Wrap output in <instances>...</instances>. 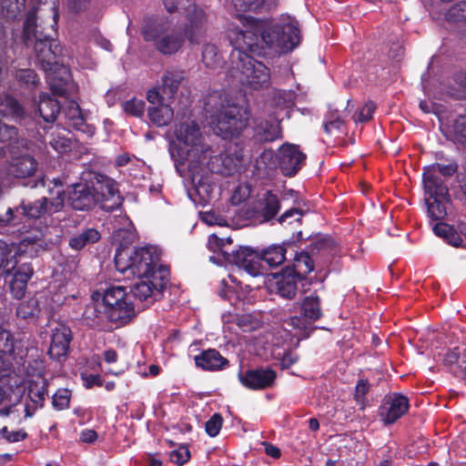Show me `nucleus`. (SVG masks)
<instances>
[{
    "label": "nucleus",
    "instance_id": "obj_1",
    "mask_svg": "<svg viewBox=\"0 0 466 466\" xmlns=\"http://www.w3.org/2000/svg\"><path fill=\"white\" fill-rule=\"evenodd\" d=\"M228 38L238 49L258 55H265L268 50L285 53L299 44L300 31L298 22L290 16H282L277 22L252 19L246 29H230Z\"/></svg>",
    "mask_w": 466,
    "mask_h": 466
},
{
    "label": "nucleus",
    "instance_id": "obj_2",
    "mask_svg": "<svg viewBox=\"0 0 466 466\" xmlns=\"http://www.w3.org/2000/svg\"><path fill=\"white\" fill-rule=\"evenodd\" d=\"M58 20L57 0H39L35 10L25 23V34L35 39V51L46 70L56 64V52L52 49V33L56 32Z\"/></svg>",
    "mask_w": 466,
    "mask_h": 466
},
{
    "label": "nucleus",
    "instance_id": "obj_3",
    "mask_svg": "<svg viewBox=\"0 0 466 466\" xmlns=\"http://www.w3.org/2000/svg\"><path fill=\"white\" fill-rule=\"evenodd\" d=\"M212 146L207 144L199 126L193 120L175 126L169 153L178 165L186 166L192 179L200 166L206 165Z\"/></svg>",
    "mask_w": 466,
    "mask_h": 466
},
{
    "label": "nucleus",
    "instance_id": "obj_4",
    "mask_svg": "<svg viewBox=\"0 0 466 466\" xmlns=\"http://www.w3.org/2000/svg\"><path fill=\"white\" fill-rule=\"evenodd\" d=\"M93 299L96 300V310L102 314L101 317H97V324L106 318L111 322L123 325L135 316L134 305L124 287H110L103 294L96 292Z\"/></svg>",
    "mask_w": 466,
    "mask_h": 466
},
{
    "label": "nucleus",
    "instance_id": "obj_5",
    "mask_svg": "<svg viewBox=\"0 0 466 466\" xmlns=\"http://www.w3.org/2000/svg\"><path fill=\"white\" fill-rule=\"evenodd\" d=\"M235 49L231 53L232 76L251 89L258 90L270 85L268 68L247 54L248 49Z\"/></svg>",
    "mask_w": 466,
    "mask_h": 466
},
{
    "label": "nucleus",
    "instance_id": "obj_6",
    "mask_svg": "<svg viewBox=\"0 0 466 466\" xmlns=\"http://www.w3.org/2000/svg\"><path fill=\"white\" fill-rule=\"evenodd\" d=\"M115 263L119 271H130L137 278L151 277L159 267H164L160 264V253L155 247H145L134 251L122 248L115 256Z\"/></svg>",
    "mask_w": 466,
    "mask_h": 466
},
{
    "label": "nucleus",
    "instance_id": "obj_7",
    "mask_svg": "<svg viewBox=\"0 0 466 466\" xmlns=\"http://www.w3.org/2000/svg\"><path fill=\"white\" fill-rule=\"evenodd\" d=\"M286 248L284 246L273 245L263 250L261 257L248 248H241L232 256L233 262L238 269H243L250 276L256 277L262 274L260 260L265 261L269 267H277L285 260Z\"/></svg>",
    "mask_w": 466,
    "mask_h": 466
},
{
    "label": "nucleus",
    "instance_id": "obj_8",
    "mask_svg": "<svg viewBox=\"0 0 466 466\" xmlns=\"http://www.w3.org/2000/svg\"><path fill=\"white\" fill-rule=\"evenodd\" d=\"M43 238V231L36 229L31 235L25 237L17 247L0 240V268L9 274L17 264V253L25 254L28 257L36 256L39 251L46 248Z\"/></svg>",
    "mask_w": 466,
    "mask_h": 466
},
{
    "label": "nucleus",
    "instance_id": "obj_9",
    "mask_svg": "<svg viewBox=\"0 0 466 466\" xmlns=\"http://www.w3.org/2000/svg\"><path fill=\"white\" fill-rule=\"evenodd\" d=\"M249 113L246 108L238 106H224L210 125L217 136L225 139L238 136L248 126Z\"/></svg>",
    "mask_w": 466,
    "mask_h": 466
},
{
    "label": "nucleus",
    "instance_id": "obj_10",
    "mask_svg": "<svg viewBox=\"0 0 466 466\" xmlns=\"http://www.w3.org/2000/svg\"><path fill=\"white\" fill-rule=\"evenodd\" d=\"M144 38L154 42L156 48L165 55L177 52L184 42L181 33L168 21L147 25L143 30Z\"/></svg>",
    "mask_w": 466,
    "mask_h": 466
},
{
    "label": "nucleus",
    "instance_id": "obj_11",
    "mask_svg": "<svg viewBox=\"0 0 466 466\" xmlns=\"http://www.w3.org/2000/svg\"><path fill=\"white\" fill-rule=\"evenodd\" d=\"M240 159L241 156L239 154L222 155L211 147L210 154L207 156L208 163L199 167L197 175L192 178V183L200 193V188L205 186V179L210 172L230 175L237 170Z\"/></svg>",
    "mask_w": 466,
    "mask_h": 466
},
{
    "label": "nucleus",
    "instance_id": "obj_12",
    "mask_svg": "<svg viewBox=\"0 0 466 466\" xmlns=\"http://www.w3.org/2000/svg\"><path fill=\"white\" fill-rule=\"evenodd\" d=\"M169 270L166 267H159L151 277H139L134 285L132 292L141 301L151 303L160 299L161 294L168 283Z\"/></svg>",
    "mask_w": 466,
    "mask_h": 466
},
{
    "label": "nucleus",
    "instance_id": "obj_13",
    "mask_svg": "<svg viewBox=\"0 0 466 466\" xmlns=\"http://www.w3.org/2000/svg\"><path fill=\"white\" fill-rule=\"evenodd\" d=\"M455 165H440L433 164L424 168L423 185L425 192H432L434 194L443 196L447 195V187L442 185V181L438 177V174L444 177H451L456 171Z\"/></svg>",
    "mask_w": 466,
    "mask_h": 466
},
{
    "label": "nucleus",
    "instance_id": "obj_14",
    "mask_svg": "<svg viewBox=\"0 0 466 466\" xmlns=\"http://www.w3.org/2000/svg\"><path fill=\"white\" fill-rule=\"evenodd\" d=\"M93 190L102 208L109 211L118 208L121 205V197L116 188V182L108 177L97 179L93 184Z\"/></svg>",
    "mask_w": 466,
    "mask_h": 466
},
{
    "label": "nucleus",
    "instance_id": "obj_15",
    "mask_svg": "<svg viewBox=\"0 0 466 466\" xmlns=\"http://www.w3.org/2000/svg\"><path fill=\"white\" fill-rule=\"evenodd\" d=\"M306 155L297 145L284 144L279 149V167L285 176H293L301 168Z\"/></svg>",
    "mask_w": 466,
    "mask_h": 466
},
{
    "label": "nucleus",
    "instance_id": "obj_16",
    "mask_svg": "<svg viewBox=\"0 0 466 466\" xmlns=\"http://www.w3.org/2000/svg\"><path fill=\"white\" fill-rule=\"evenodd\" d=\"M72 334L70 329L65 324H57L52 329L49 355L54 360H59L67 355Z\"/></svg>",
    "mask_w": 466,
    "mask_h": 466
},
{
    "label": "nucleus",
    "instance_id": "obj_17",
    "mask_svg": "<svg viewBox=\"0 0 466 466\" xmlns=\"http://www.w3.org/2000/svg\"><path fill=\"white\" fill-rule=\"evenodd\" d=\"M241 383L251 390H263L271 387L276 380V372L271 369L249 370L239 374Z\"/></svg>",
    "mask_w": 466,
    "mask_h": 466
},
{
    "label": "nucleus",
    "instance_id": "obj_18",
    "mask_svg": "<svg viewBox=\"0 0 466 466\" xmlns=\"http://www.w3.org/2000/svg\"><path fill=\"white\" fill-rule=\"evenodd\" d=\"M67 198L69 205L78 210L88 209L97 201L93 187L82 183L76 184L69 189Z\"/></svg>",
    "mask_w": 466,
    "mask_h": 466
},
{
    "label": "nucleus",
    "instance_id": "obj_19",
    "mask_svg": "<svg viewBox=\"0 0 466 466\" xmlns=\"http://www.w3.org/2000/svg\"><path fill=\"white\" fill-rule=\"evenodd\" d=\"M409 408V402L404 396H393L385 403L380 411V416L384 424H391L400 419Z\"/></svg>",
    "mask_w": 466,
    "mask_h": 466
},
{
    "label": "nucleus",
    "instance_id": "obj_20",
    "mask_svg": "<svg viewBox=\"0 0 466 466\" xmlns=\"http://www.w3.org/2000/svg\"><path fill=\"white\" fill-rule=\"evenodd\" d=\"M36 168L35 159L32 156L25 154L13 157L9 166V173L16 177H27L33 176Z\"/></svg>",
    "mask_w": 466,
    "mask_h": 466
},
{
    "label": "nucleus",
    "instance_id": "obj_21",
    "mask_svg": "<svg viewBox=\"0 0 466 466\" xmlns=\"http://www.w3.org/2000/svg\"><path fill=\"white\" fill-rule=\"evenodd\" d=\"M207 19L202 10H195L187 28V38L191 43L199 44L206 34Z\"/></svg>",
    "mask_w": 466,
    "mask_h": 466
},
{
    "label": "nucleus",
    "instance_id": "obj_22",
    "mask_svg": "<svg viewBox=\"0 0 466 466\" xmlns=\"http://www.w3.org/2000/svg\"><path fill=\"white\" fill-rule=\"evenodd\" d=\"M195 363L203 370H215L223 369L228 362L216 350H208L195 357Z\"/></svg>",
    "mask_w": 466,
    "mask_h": 466
},
{
    "label": "nucleus",
    "instance_id": "obj_23",
    "mask_svg": "<svg viewBox=\"0 0 466 466\" xmlns=\"http://www.w3.org/2000/svg\"><path fill=\"white\" fill-rule=\"evenodd\" d=\"M278 293L285 299H292L297 293V278L289 270L274 277Z\"/></svg>",
    "mask_w": 466,
    "mask_h": 466
},
{
    "label": "nucleus",
    "instance_id": "obj_24",
    "mask_svg": "<svg viewBox=\"0 0 466 466\" xmlns=\"http://www.w3.org/2000/svg\"><path fill=\"white\" fill-rule=\"evenodd\" d=\"M429 195L427 208L429 216L435 220L441 219L447 215V205L449 204L448 194L440 196L432 192H426Z\"/></svg>",
    "mask_w": 466,
    "mask_h": 466
},
{
    "label": "nucleus",
    "instance_id": "obj_25",
    "mask_svg": "<svg viewBox=\"0 0 466 466\" xmlns=\"http://www.w3.org/2000/svg\"><path fill=\"white\" fill-rule=\"evenodd\" d=\"M68 132L62 127H56L50 134L49 145L59 154H65L73 148V141Z\"/></svg>",
    "mask_w": 466,
    "mask_h": 466
},
{
    "label": "nucleus",
    "instance_id": "obj_26",
    "mask_svg": "<svg viewBox=\"0 0 466 466\" xmlns=\"http://www.w3.org/2000/svg\"><path fill=\"white\" fill-rule=\"evenodd\" d=\"M184 80V72L174 69L167 71L162 76V92L168 97H172Z\"/></svg>",
    "mask_w": 466,
    "mask_h": 466
},
{
    "label": "nucleus",
    "instance_id": "obj_27",
    "mask_svg": "<svg viewBox=\"0 0 466 466\" xmlns=\"http://www.w3.org/2000/svg\"><path fill=\"white\" fill-rule=\"evenodd\" d=\"M66 116L69 124L77 130L83 132L87 131L90 135L94 133L92 127L86 126L85 117L81 112L79 106L76 102H70L65 111Z\"/></svg>",
    "mask_w": 466,
    "mask_h": 466
},
{
    "label": "nucleus",
    "instance_id": "obj_28",
    "mask_svg": "<svg viewBox=\"0 0 466 466\" xmlns=\"http://www.w3.org/2000/svg\"><path fill=\"white\" fill-rule=\"evenodd\" d=\"M445 134L452 140L466 146V116H459L451 125L443 127Z\"/></svg>",
    "mask_w": 466,
    "mask_h": 466
},
{
    "label": "nucleus",
    "instance_id": "obj_29",
    "mask_svg": "<svg viewBox=\"0 0 466 466\" xmlns=\"http://www.w3.org/2000/svg\"><path fill=\"white\" fill-rule=\"evenodd\" d=\"M38 112L46 122H53L60 112L59 103L48 96H43L38 104Z\"/></svg>",
    "mask_w": 466,
    "mask_h": 466
},
{
    "label": "nucleus",
    "instance_id": "obj_30",
    "mask_svg": "<svg viewBox=\"0 0 466 466\" xmlns=\"http://www.w3.org/2000/svg\"><path fill=\"white\" fill-rule=\"evenodd\" d=\"M314 269V264L308 253L301 252L294 258L292 269H289L297 279L305 278Z\"/></svg>",
    "mask_w": 466,
    "mask_h": 466
},
{
    "label": "nucleus",
    "instance_id": "obj_31",
    "mask_svg": "<svg viewBox=\"0 0 466 466\" xmlns=\"http://www.w3.org/2000/svg\"><path fill=\"white\" fill-rule=\"evenodd\" d=\"M148 116L155 125L164 127L171 122L174 112L170 106L167 104H160L157 106L149 108Z\"/></svg>",
    "mask_w": 466,
    "mask_h": 466
},
{
    "label": "nucleus",
    "instance_id": "obj_32",
    "mask_svg": "<svg viewBox=\"0 0 466 466\" xmlns=\"http://www.w3.org/2000/svg\"><path fill=\"white\" fill-rule=\"evenodd\" d=\"M302 314L305 318L317 320L322 316L320 299L316 294H310L304 298L301 303Z\"/></svg>",
    "mask_w": 466,
    "mask_h": 466
},
{
    "label": "nucleus",
    "instance_id": "obj_33",
    "mask_svg": "<svg viewBox=\"0 0 466 466\" xmlns=\"http://www.w3.org/2000/svg\"><path fill=\"white\" fill-rule=\"evenodd\" d=\"M269 0H232L236 12H260L268 7Z\"/></svg>",
    "mask_w": 466,
    "mask_h": 466
},
{
    "label": "nucleus",
    "instance_id": "obj_34",
    "mask_svg": "<svg viewBox=\"0 0 466 466\" xmlns=\"http://www.w3.org/2000/svg\"><path fill=\"white\" fill-rule=\"evenodd\" d=\"M100 238V234L94 228H89L70 239L69 245L74 249H81L88 243H95Z\"/></svg>",
    "mask_w": 466,
    "mask_h": 466
},
{
    "label": "nucleus",
    "instance_id": "obj_35",
    "mask_svg": "<svg viewBox=\"0 0 466 466\" xmlns=\"http://www.w3.org/2000/svg\"><path fill=\"white\" fill-rule=\"evenodd\" d=\"M25 216L31 218H37L47 213V198H43L35 202L22 204L21 206Z\"/></svg>",
    "mask_w": 466,
    "mask_h": 466
},
{
    "label": "nucleus",
    "instance_id": "obj_36",
    "mask_svg": "<svg viewBox=\"0 0 466 466\" xmlns=\"http://www.w3.org/2000/svg\"><path fill=\"white\" fill-rule=\"evenodd\" d=\"M46 394V385L44 379L39 378L30 383L28 395L31 400L37 406H42Z\"/></svg>",
    "mask_w": 466,
    "mask_h": 466
},
{
    "label": "nucleus",
    "instance_id": "obj_37",
    "mask_svg": "<svg viewBox=\"0 0 466 466\" xmlns=\"http://www.w3.org/2000/svg\"><path fill=\"white\" fill-rule=\"evenodd\" d=\"M202 61L208 68H217L222 63V57L216 46L207 44L202 53Z\"/></svg>",
    "mask_w": 466,
    "mask_h": 466
},
{
    "label": "nucleus",
    "instance_id": "obj_38",
    "mask_svg": "<svg viewBox=\"0 0 466 466\" xmlns=\"http://www.w3.org/2000/svg\"><path fill=\"white\" fill-rule=\"evenodd\" d=\"M231 242H232V240L230 238H219L217 234H212L208 238V248L211 250H213L214 252L221 251L225 259L228 260L229 263H231V261L228 260V258H230L232 259V256L234 254H236L238 250L232 252L231 254L226 250H223V248L225 247V245L230 244ZM232 264H234V263L232 262Z\"/></svg>",
    "mask_w": 466,
    "mask_h": 466
},
{
    "label": "nucleus",
    "instance_id": "obj_39",
    "mask_svg": "<svg viewBox=\"0 0 466 466\" xmlns=\"http://www.w3.org/2000/svg\"><path fill=\"white\" fill-rule=\"evenodd\" d=\"M264 208H263V213L264 217L267 219H269L273 218L279 209V202L277 198V196L271 194L270 192H267L264 194V197L262 198Z\"/></svg>",
    "mask_w": 466,
    "mask_h": 466
},
{
    "label": "nucleus",
    "instance_id": "obj_40",
    "mask_svg": "<svg viewBox=\"0 0 466 466\" xmlns=\"http://www.w3.org/2000/svg\"><path fill=\"white\" fill-rule=\"evenodd\" d=\"M343 126V117L339 114L338 109L329 110L327 120L324 123L325 132L332 134L340 131Z\"/></svg>",
    "mask_w": 466,
    "mask_h": 466
},
{
    "label": "nucleus",
    "instance_id": "obj_41",
    "mask_svg": "<svg viewBox=\"0 0 466 466\" xmlns=\"http://www.w3.org/2000/svg\"><path fill=\"white\" fill-rule=\"evenodd\" d=\"M0 115L21 116L23 115V109L16 100L13 97L6 96L4 100L0 101Z\"/></svg>",
    "mask_w": 466,
    "mask_h": 466
},
{
    "label": "nucleus",
    "instance_id": "obj_42",
    "mask_svg": "<svg viewBox=\"0 0 466 466\" xmlns=\"http://www.w3.org/2000/svg\"><path fill=\"white\" fill-rule=\"evenodd\" d=\"M15 339L12 333L0 328V353L12 354L15 351Z\"/></svg>",
    "mask_w": 466,
    "mask_h": 466
},
{
    "label": "nucleus",
    "instance_id": "obj_43",
    "mask_svg": "<svg viewBox=\"0 0 466 466\" xmlns=\"http://www.w3.org/2000/svg\"><path fill=\"white\" fill-rule=\"evenodd\" d=\"M124 111L134 116H140L145 110V103L142 100L131 99L123 103Z\"/></svg>",
    "mask_w": 466,
    "mask_h": 466
},
{
    "label": "nucleus",
    "instance_id": "obj_44",
    "mask_svg": "<svg viewBox=\"0 0 466 466\" xmlns=\"http://www.w3.org/2000/svg\"><path fill=\"white\" fill-rule=\"evenodd\" d=\"M447 17L453 22L466 20V2L462 1L452 5L448 11Z\"/></svg>",
    "mask_w": 466,
    "mask_h": 466
},
{
    "label": "nucleus",
    "instance_id": "obj_45",
    "mask_svg": "<svg viewBox=\"0 0 466 466\" xmlns=\"http://www.w3.org/2000/svg\"><path fill=\"white\" fill-rule=\"evenodd\" d=\"M113 238L116 242L124 247L135 240L136 234L130 228H119L114 232Z\"/></svg>",
    "mask_w": 466,
    "mask_h": 466
},
{
    "label": "nucleus",
    "instance_id": "obj_46",
    "mask_svg": "<svg viewBox=\"0 0 466 466\" xmlns=\"http://www.w3.org/2000/svg\"><path fill=\"white\" fill-rule=\"evenodd\" d=\"M25 0H1V5L10 16H15L25 7Z\"/></svg>",
    "mask_w": 466,
    "mask_h": 466
},
{
    "label": "nucleus",
    "instance_id": "obj_47",
    "mask_svg": "<svg viewBox=\"0 0 466 466\" xmlns=\"http://www.w3.org/2000/svg\"><path fill=\"white\" fill-rule=\"evenodd\" d=\"M223 419L220 414H214L207 422H206V432L210 437H216L222 427Z\"/></svg>",
    "mask_w": 466,
    "mask_h": 466
},
{
    "label": "nucleus",
    "instance_id": "obj_48",
    "mask_svg": "<svg viewBox=\"0 0 466 466\" xmlns=\"http://www.w3.org/2000/svg\"><path fill=\"white\" fill-rule=\"evenodd\" d=\"M70 401V392L62 389L57 390L53 396V405L57 410H64L68 408Z\"/></svg>",
    "mask_w": 466,
    "mask_h": 466
},
{
    "label": "nucleus",
    "instance_id": "obj_49",
    "mask_svg": "<svg viewBox=\"0 0 466 466\" xmlns=\"http://www.w3.org/2000/svg\"><path fill=\"white\" fill-rule=\"evenodd\" d=\"M251 194V187L248 184L239 185L233 192L231 200L233 204L238 205L247 200Z\"/></svg>",
    "mask_w": 466,
    "mask_h": 466
},
{
    "label": "nucleus",
    "instance_id": "obj_50",
    "mask_svg": "<svg viewBox=\"0 0 466 466\" xmlns=\"http://www.w3.org/2000/svg\"><path fill=\"white\" fill-rule=\"evenodd\" d=\"M26 287L27 283L20 279H15L14 278L9 285L11 293L13 294L14 298L17 299H20L24 297L26 290Z\"/></svg>",
    "mask_w": 466,
    "mask_h": 466
},
{
    "label": "nucleus",
    "instance_id": "obj_51",
    "mask_svg": "<svg viewBox=\"0 0 466 466\" xmlns=\"http://www.w3.org/2000/svg\"><path fill=\"white\" fill-rule=\"evenodd\" d=\"M35 311V301L28 300L24 301L17 307V315L23 319L33 316Z\"/></svg>",
    "mask_w": 466,
    "mask_h": 466
},
{
    "label": "nucleus",
    "instance_id": "obj_52",
    "mask_svg": "<svg viewBox=\"0 0 466 466\" xmlns=\"http://www.w3.org/2000/svg\"><path fill=\"white\" fill-rule=\"evenodd\" d=\"M190 453L187 448L179 447L177 450L171 451L170 460L177 464H183L189 460Z\"/></svg>",
    "mask_w": 466,
    "mask_h": 466
},
{
    "label": "nucleus",
    "instance_id": "obj_53",
    "mask_svg": "<svg viewBox=\"0 0 466 466\" xmlns=\"http://www.w3.org/2000/svg\"><path fill=\"white\" fill-rule=\"evenodd\" d=\"M65 199L60 190L56 192V198L52 201H47V214L51 215L59 212L64 208Z\"/></svg>",
    "mask_w": 466,
    "mask_h": 466
},
{
    "label": "nucleus",
    "instance_id": "obj_54",
    "mask_svg": "<svg viewBox=\"0 0 466 466\" xmlns=\"http://www.w3.org/2000/svg\"><path fill=\"white\" fill-rule=\"evenodd\" d=\"M375 105L372 102H368L360 110L355 121L365 122L371 118L372 114L375 110Z\"/></svg>",
    "mask_w": 466,
    "mask_h": 466
},
{
    "label": "nucleus",
    "instance_id": "obj_55",
    "mask_svg": "<svg viewBox=\"0 0 466 466\" xmlns=\"http://www.w3.org/2000/svg\"><path fill=\"white\" fill-rule=\"evenodd\" d=\"M33 275V268L29 264H22L14 275V279L23 280L27 283Z\"/></svg>",
    "mask_w": 466,
    "mask_h": 466
},
{
    "label": "nucleus",
    "instance_id": "obj_56",
    "mask_svg": "<svg viewBox=\"0 0 466 466\" xmlns=\"http://www.w3.org/2000/svg\"><path fill=\"white\" fill-rule=\"evenodd\" d=\"M460 356L461 352L459 351V348H454L451 351H449L444 356L443 361L447 366H457L459 368L460 363H461V360H460Z\"/></svg>",
    "mask_w": 466,
    "mask_h": 466
},
{
    "label": "nucleus",
    "instance_id": "obj_57",
    "mask_svg": "<svg viewBox=\"0 0 466 466\" xmlns=\"http://www.w3.org/2000/svg\"><path fill=\"white\" fill-rule=\"evenodd\" d=\"M0 434L10 442L20 441L26 436L25 432L19 431H9L6 427L1 429Z\"/></svg>",
    "mask_w": 466,
    "mask_h": 466
},
{
    "label": "nucleus",
    "instance_id": "obj_58",
    "mask_svg": "<svg viewBox=\"0 0 466 466\" xmlns=\"http://www.w3.org/2000/svg\"><path fill=\"white\" fill-rule=\"evenodd\" d=\"M369 390V385L367 381L361 380L358 382L355 390V399L360 404L364 403V396Z\"/></svg>",
    "mask_w": 466,
    "mask_h": 466
},
{
    "label": "nucleus",
    "instance_id": "obj_59",
    "mask_svg": "<svg viewBox=\"0 0 466 466\" xmlns=\"http://www.w3.org/2000/svg\"><path fill=\"white\" fill-rule=\"evenodd\" d=\"M452 228L448 225V224H445V223H437L434 227H433V232L441 237V238H443L444 239H447L450 233L452 231Z\"/></svg>",
    "mask_w": 466,
    "mask_h": 466
},
{
    "label": "nucleus",
    "instance_id": "obj_60",
    "mask_svg": "<svg viewBox=\"0 0 466 466\" xmlns=\"http://www.w3.org/2000/svg\"><path fill=\"white\" fill-rule=\"evenodd\" d=\"M16 135L14 127H8L0 122V141H8L15 137Z\"/></svg>",
    "mask_w": 466,
    "mask_h": 466
},
{
    "label": "nucleus",
    "instance_id": "obj_61",
    "mask_svg": "<svg viewBox=\"0 0 466 466\" xmlns=\"http://www.w3.org/2000/svg\"><path fill=\"white\" fill-rule=\"evenodd\" d=\"M50 86L54 92L59 95H65L71 89V86H73V84L65 82L64 84L56 85L54 82V79L50 76Z\"/></svg>",
    "mask_w": 466,
    "mask_h": 466
},
{
    "label": "nucleus",
    "instance_id": "obj_62",
    "mask_svg": "<svg viewBox=\"0 0 466 466\" xmlns=\"http://www.w3.org/2000/svg\"><path fill=\"white\" fill-rule=\"evenodd\" d=\"M82 379L84 380L85 386L86 388H91L95 385L101 386L102 380L99 375H82Z\"/></svg>",
    "mask_w": 466,
    "mask_h": 466
},
{
    "label": "nucleus",
    "instance_id": "obj_63",
    "mask_svg": "<svg viewBox=\"0 0 466 466\" xmlns=\"http://www.w3.org/2000/svg\"><path fill=\"white\" fill-rule=\"evenodd\" d=\"M203 221L208 225H223V219L216 216L215 213L206 212L202 215Z\"/></svg>",
    "mask_w": 466,
    "mask_h": 466
},
{
    "label": "nucleus",
    "instance_id": "obj_64",
    "mask_svg": "<svg viewBox=\"0 0 466 466\" xmlns=\"http://www.w3.org/2000/svg\"><path fill=\"white\" fill-rule=\"evenodd\" d=\"M97 439V434L93 430H84L80 434V440L86 443H92Z\"/></svg>",
    "mask_w": 466,
    "mask_h": 466
}]
</instances>
